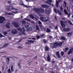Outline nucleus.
Wrapping results in <instances>:
<instances>
[{"label":"nucleus","mask_w":73,"mask_h":73,"mask_svg":"<svg viewBox=\"0 0 73 73\" xmlns=\"http://www.w3.org/2000/svg\"><path fill=\"white\" fill-rule=\"evenodd\" d=\"M4 37V36L0 33V38Z\"/></svg>","instance_id":"obj_38"},{"label":"nucleus","mask_w":73,"mask_h":73,"mask_svg":"<svg viewBox=\"0 0 73 73\" xmlns=\"http://www.w3.org/2000/svg\"><path fill=\"white\" fill-rule=\"evenodd\" d=\"M9 44V43L5 44L3 45V47H0V50H1L3 49V48H6V47H7V46H8Z\"/></svg>","instance_id":"obj_11"},{"label":"nucleus","mask_w":73,"mask_h":73,"mask_svg":"<svg viewBox=\"0 0 73 73\" xmlns=\"http://www.w3.org/2000/svg\"><path fill=\"white\" fill-rule=\"evenodd\" d=\"M61 0H56V4L55 5L56 7H58V3L60 2Z\"/></svg>","instance_id":"obj_12"},{"label":"nucleus","mask_w":73,"mask_h":73,"mask_svg":"<svg viewBox=\"0 0 73 73\" xmlns=\"http://www.w3.org/2000/svg\"><path fill=\"white\" fill-rule=\"evenodd\" d=\"M4 69V66H2V70H3Z\"/></svg>","instance_id":"obj_51"},{"label":"nucleus","mask_w":73,"mask_h":73,"mask_svg":"<svg viewBox=\"0 0 73 73\" xmlns=\"http://www.w3.org/2000/svg\"><path fill=\"white\" fill-rule=\"evenodd\" d=\"M19 48H21V47L20 46H19Z\"/></svg>","instance_id":"obj_55"},{"label":"nucleus","mask_w":73,"mask_h":73,"mask_svg":"<svg viewBox=\"0 0 73 73\" xmlns=\"http://www.w3.org/2000/svg\"><path fill=\"white\" fill-rule=\"evenodd\" d=\"M73 59H72V61L73 62Z\"/></svg>","instance_id":"obj_61"},{"label":"nucleus","mask_w":73,"mask_h":73,"mask_svg":"<svg viewBox=\"0 0 73 73\" xmlns=\"http://www.w3.org/2000/svg\"><path fill=\"white\" fill-rule=\"evenodd\" d=\"M60 39L63 40H65V37H64V36H62L61 37Z\"/></svg>","instance_id":"obj_28"},{"label":"nucleus","mask_w":73,"mask_h":73,"mask_svg":"<svg viewBox=\"0 0 73 73\" xmlns=\"http://www.w3.org/2000/svg\"><path fill=\"white\" fill-rule=\"evenodd\" d=\"M27 28L26 31H31L32 30V28L31 27H27Z\"/></svg>","instance_id":"obj_19"},{"label":"nucleus","mask_w":73,"mask_h":73,"mask_svg":"<svg viewBox=\"0 0 73 73\" xmlns=\"http://www.w3.org/2000/svg\"><path fill=\"white\" fill-rule=\"evenodd\" d=\"M9 23H7V24H6V27L9 28Z\"/></svg>","instance_id":"obj_27"},{"label":"nucleus","mask_w":73,"mask_h":73,"mask_svg":"<svg viewBox=\"0 0 73 73\" xmlns=\"http://www.w3.org/2000/svg\"><path fill=\"white\" fill-rule=\"evenodd\" d=\"M49 38H50V39H52V37L51 36H50L49 37Z\"/></svg>","instance_id":"obj_45"},{"label":"nucleus","mask_w":73,"mask_h":73,"mask_svg":"<svg viewBox=\"0 0 73 73\" xmlns=\"http://www.w3.org/2000/svg\"><path fill=\"white\" fill-rule=\"evenodd\" d=\"M64 5H62V6H61V7H60V10L62 11H63L62 8H64L65 7H66V3L65 1H64Z\"/></svg>","instance_id":"obj_7"},{"label":"nucleus","mask_w":73,"mask_h":73,"mask_svg":"<svg viewBox=\"0 0 73 73\" xmlns=\"http://www.w3.org/2000/svg\"><path fill=\"white\" fill-rule=\"evenodd\" d=\"M43 41H44V43H46V40L44 39L43 40Z\"/></svg>","instance_id":"obj_44"},{"label":"nucleus","mask_w":73,"mask_h":73,"mask_svg":"<svg viewBox=\"0 0 73 73\" xmlns=\"http://www.w3.org/2000/svg\"><path fill=\"white\" fill-rule=\"evenodd\" d=\"M9 6H7L6 9H7V10L9 11Z\"/></svg>","instance_id":"obj_39"},{"label":"nucleus","mask_w":73,"mask_h":73,"mask_svg":"<svg viewBox=\"0 0 73 73\" xmlns=\"http://www.w3.org/2000/svg\"><path fill=\"white\" fill-rule=\"evenodd\" d=\"M25 22L24 21H22V23L23 24V25L25 24V27L26 28H27L29 25V23H25Z\"/></svg>","instance_id":"obj_6"},{"label":"nucleus","mask_w":73,"mask_h":73,"mask_svg":"<svg viewBox=\"0 0 73 73\" xmlns=\"http://www.w3.org/2000/svg\"><path fill=\"white\" fill-rule=\"evenodd\" d=\"M67 9H68V13H69L68 14V17H70V10L69 9L68 10V7H67Z\"/></svg>","instance_id":"obj_25"},{"label":"nucleus","mask_w":73,"mask_h":73,"mask_svg":"<svg viewBox=\"0 0 73 73\" xmlns=\"http://www.w3.org/2000/svg\"><path fill=\"white\" fill-rule=\"evenodd\" d=\"M5 20V19L3 17H0V23H3L4 21Z\"/></svg>","instance_id":"obj_9"},{"label":"nucleus","mask_w":73,"mask_h":73,"mask_svg":"<svg viewBox=\"0 0 73 73\" xmlns=\"http://www.w3.org/2000/svg\"><path fill=\"white\" fill-rule=\"evenodd\" d=\"M40 20L42 22L46 23L48 21V17H44V18L42 17H44L43 15H40Z\"/></svg>","instance_id":"obj_3"},{"label":"nucleus","mask_w":73,"mask_h":73,"mask_svg":"<svg viewBox=\"0 0 73 73\" xmlns=\"http://www.w3.org/2000/svg\"><path fill=\"white\" fill-rule=\"evenodd\" d=\"M13 9H14V10H18V9H14V8H12L11 9V8H10V10H13Z\"/></svg>","instance_id":"obj_36"},{"label":"nucleus","mask_w":73,"mask_h":73,"mask_svg":"<svg viewBox=\"0 0 73 73\" xmlns=\"http://www.w3.org/2000/svg\"><path fill=\"white\" fill-rule=\"evenodd\" d=\"M32 39H33V40L35 39V38H32Z\"/></svg>","instance_id":"obj_58"},{"label":"nucleus","mask_w":73,"mask_h":73,"mask_svg":"<svg viewBox=\"0 0 73 73\" xmlns=\"http://www.w3.org/2000/svg\"><path fill=\"white\" fill-rule=\"evenodd\" d=\"M72 1H73V0H70V2H71V1L72 2Z\"/></svg>","instance_id":"obj_56"},{"label":"nucleus","mask_w":73,"mask_h":73,"mask_svg":"<svg viewBox=\"0 0 73 73\" xmlns=\"http://www.w3.org/2000/svg\"><path fill=\"white\" fill-rule=\"evenodd\" d=\"M64 54V53L62 51L61 52V55H62V56H63Z\"/></svg>","instance_id":"obj_42"},{"label":"nucleus","mask_w":73,"mask_h":73,"mask_svg":"<svg viewBox=\"0 0 73 73\" xmlns=\"http://www.w3.org/2000/svg\"><path fill=\"white\" fill-rule=\"evenodd\" d=\"M29 41L31 43V42H33V41H32V40H29Z\"/></svg>","instance_id":"obj_46"},{"label":"nucleus","mask_w":73,"mask_h":73,"mask_svg":"<svg viewBox=\"0 0 73 73\" xmlns=\"http://www.w3.org/2000/svg\"><path fill=\"white\" fill-rule=\"evenodd\" d=\"M38 24L39 25V27L42 30H45L44 29V27L42 25V22H40V21H38Z\"/></svg>","instance_id":"obj_8"},{"label":"nucleus","mask_w":73,"mask_h":73,"mask_svg":"<svg viewBox=\"0 0 73 73\" xmlns=\"http://www.w3.org/2000/svg\"><path fill=\"white\" fill-rule=\"evenodd\" d=\"M56 56H57V57H58V58H60V54H59V52H56Z\"/></svg>","instance_id":"obj_22"},{"label":"nucleus","mask_w":73,"mask_h":73,"mask_svg":"<svg viewBox=\"0 0 73 73\" xmlns=\"http://www.w3.org/2000/svg\"><path fill=\"white\" fill-rule=\"evenodd\" d=\"M34 10L35 12H37L38 14L40 13H43L44 12V10L41 8H34Z\"/></svg>","instance_id":"obj_1"},{"label":"nucleus","mask_w":73,"mask_h":73,"mask_svg":"<svg viewBox=\"0 0 73 73\" xmlns=\"http://www.w3.org/2000/svg\"><path fill=\"white\" fill-rule=\"evenodd\" d=\"M12 58H12V57H9V59H12Z\"/></svg>","instance_id":"obj_52"},{"label":"nucleus","mask_w":73,"mask_h":73,"mask_svg":"<svg viewBox=\"0 0 73 73\" xmlns=\"http://www.w3.org/2000/svg\"><path fill=\"white\" fill-rule=\"evenodd\" d=\"M35 26H36V30L38 31V30H39V28H38V26L37 25H35Z\"/></svg>","instance_id":"obj_33"},{"label":"nucleus","mask_w":73,"mask_h":73,"mask_svg":"<svg viewBox=\"0 0 73 73\" xmlns=\"http://www.w3.org/2000/svg\"><path fill=\"white\" fill-rule=\"evenodd\" d=\"M63 30L64 31L68 32V31H70V29L69 28H67L66 29H63Z\"/></svg>","instance_id":"obj_20"},{"label":"nucleus","mask_w":73,"mask_h":73,"mask_svg":"<svg viewBox=\"0 0 73 73\" xmlns=\"http://www.w3.org/2000/svg\"><path fill=\"white\" fill-rule=\"evenodd\" d=\"M50 72H51V73H54V72H53V71H50Z\"/></svg>","instance_id":"obj_54"},{"label":"nucleus","mask_w":73,"mask_h":73,"mask_svg":"<svg viewBox=\"0 0 73 73\" xmlns=\"http://www.w3.org/2000/svg\"><path fill=\"white\" fill-rule=\"evenodd\" d=\"M54 19L56 20L57 18L56 16H54Z\"/></svg>","instance_id":"obj_49"},{"label":"nucleus","mask_w":73,"mask_h":73,"mask_svg":"<svg viewBox=\"0 0 73 73\" xmlns=\"http://www.w3.org/2000/svg\"><path fill=\"white\" fill-rule=\"evenodd\" d=\"M68 22L69 23H70V25H73V24L71 23V21H68Z\"/></svg>","instance_id":"obj_37"},{"label":"nucleus","mask_w":73,"mask_h":73,"mask_svg":"<svg viewBox=\"0 0 73 73\" xmlns=\"http://www.w3.org/2000/svg\"><path fill=\"white\" fill-rule=\"evenodd\" d=\"M44 36V34H42L40 35V36L42 37Z\"/></svg>","instance_id":"obj_43"},{"label":"nucleus","mask_w":73,"mask_h":73,"mask_svg":"<svg viewBox=\"0 0 73 73\" xmlns=\"http://www.w3.org/2000/svg\"><path fill=\"white\" fill-rule=\"evenodd\" d=\"M51 10L50 9L48 8H46V13L49 14L50 13V11Z\"/></svg>","instance_id":"obj_10"},{"label":"nucleus","mask_w":73,"mask_h":73,"mask_svg":"<svg viewBox=\"0 0 73 73\" xmlns=\"http://www.w3.org/2000/svg\"><path fill=\"white\" fill-rule=\"evenodd\" d=\"M24 19L26 20L27 21L29 22H31V23H32L33 24H35V22H33V21H31L29 19L27 18H25V19Z\"/></svg>","instance_id":"obj_17"},{"label":"nucleus","mask_w":73,"mask_h":73,"mask_svg":"<svg viewBox=\"0 0 73 73\" xmlns=\"http://www.w3.org/2000/svg\"><path fill=\"white\" fill-rule=\"evenodd\" d=\"M62 43L61 42H60L58 43V42H56L54 43L53 44V46H51L50 47L52 48H56L58 47V46H62Z\"/></svg>","instance_id":"obj_2"},{"label":"nucleus","mask_w":73,"mask_h":73,"mask_svg":"<svg viewBox=\"0 0 73 73\" xmlns=\"http://www.w3.org/2000/svg\"><path fill=\"white\" fill-rule=\"evenodd\" d=\"M11 33L13 34H16L17 33V31L16 29H13L11 31Z\"/></svg>","instance_id":"obj_15"},{"label":"nucleus","mask_w":73,"mask_h":73,"mask_svg":"<svg viewBox=\"0 0 73 73\" xmlns=\"http://www.w3.org/2000/svg\"><path fill=\"white\" fill-rule=\"evenodd\" d=\"M3 33H4V35H7V32L6 31L4 32Z\"/></svg>","instance_id":"obj_40"},{"label":"nucleus","mask_w":73,"mask_h":73,"mask_svg":"<svg viewBox=\"0 0 73 73\" xmlns=\"http://www.w3.org/2000/svg\"><path fill=\"white\" fill-rule=\"evenodd\" d=\"M13 24L14 25L15 27H17L19 26V25L18 23H16L15 22H13Z\"/></svg>","instance_id":"obj_14"},{"label":"nucleus","mask_w":73,"mask_h":73,"mask_svg":"<svg viewBox=\"0 0 73 73\" xmlns=\"http://www.w3.org/2000/svg\"><path fill=\"white\" fill-rule=\"evenodd\" d=\"M52 2V0H48V1L46 2V3L50 5Z\"/></svg>","instance_id":"obj_21"},{"label":"nucleus","mask_w":73,"mask_h":73,"mask_svg":"<svg viewBox=\"0 0 73 73\" xmlns=\"http://www.w3.org/2000/svg\"><path fill=\"white\" fill-rule=\"evenodd\" d=\"M7 72L8 73H9V68L8 69V70H7Z\"/></svg>","instance_id":"obj_50"},{"label":"nucleus","mask_w":73,"mask_h":73,"mask_svg":"<svg viewBox=\"0 0 73 73\" xmlns=\"http://www.w3.org/2000/svg\"><path fill=\"white\" fill-rule=\"evenodd\" d=\"M0 73H1V71H0Z\"/></svg>","instance_id":"obj_63"},{"label":"nucleus","mask_w":73,"mask_h":73,"mask_svg":"<svg viewBox=\"0 0 73 73\" xmlns=\"http://www.w3.org/2000/svg\"><path fill=\"white\" fill-rule=\"evenodd\" d=\"M41 6H42V7L43 8H45L48 7L47 5H41Z\"/></svg>","instance_id":"obj_24"},{"label":"nucleus","mask_w":73,"mask_h":73,"mask_svg":"<svg viewBox=\"0 0 73 73\" xmlns=\"http://www.w3.org/2000/svg\"><path fill=\"white\" fill-rule=\"evenodd\" d=\"M64 13L66 15H68V13H67V11L66 10H64Z\"/></svg>","instance_id":"obj_31"},{"label":"nucleus","mask_w":73,"mask_h":73,"mask_svg":"<svg viewBox=\"0 0 73 73\" xmlns=\"http://www.w3.org/2000/svg\"><path fill=\"white\" fill-rule=\"evenodd\" d=\"M19 65H20V63H19Z\"/></svg>","instance_id":"obj_62"},{"label":"nucleus","mask_w":73,"mask_h":73,"mask_svg":"<svg viewBox=\"0 0 73 73\" xmlns=\"http://www.w3.org/2000/svg\"><path fill=\"white\" fill-rule=\"evenodd\" d=\"M11 70L12 72L13 71V66H11Z\"/></svg>","instance_id":"obj_35"},{"label":"nucleus","mask_w":73,"mask_h":73,"mask_svg":"<svg viewBox=\"0 0 73 73\" xmlns=\"http://www.w3.org/2000/svg\"><path fill=\"white\" fill-rule=\"evenodd\" d=\"M29 17L32 19H34V20H35V21H38V19L36 17H34L32 15H29Z\"/></svg>","instance_id":"obj_16"},{"label":"nucleus","mask_w":73,"mask_h":73,"mask_svg":"<svg viewBox=\"0 0 73 73\" xmlns=\"http://www.w3.org/2000/svg\"><path fill=\"white\" fill-rule=\"evenodd\" d=\"M6 61H7V62L9 64V58H7V59H6Z\"/></svg>","instance_id":"obj_29"},{"label":"nucleus","mask_w":73,"mask_h":73,"mask_svg":"<svg viewBox=\"0 0 73 73\" xmlns=\"http://www.w3.org/2000/svg\"><path fill=\"white\" fill-rule=\"evenodd\" d=\"M57 28H58V27H57V26H56L55 27V29H57Z\"/></svg>","instance_id":"obj_53"},{"label":"nucleus","mask_w":73,"mask_h":73,"mask_svg":"<svg viewBox=\"0 0 73 73\" xmlns=\"http://www.w3.org/2000/svg\"><path fill=\"white\" fill-rule=\"evenodd\" d=\"M36 37H37V38H38V39H39V38H40L39 36H37Z\"/></svg>","instance_id":"obj_48"},{"label":"nucleus","mask_w":73,"mask_h":73,"mask_svg":"<svg viewBox=\"0 0 73 73\" xmlns=\"http://www.w3.org/2000/svg\"><path fill=\"white\" fill-rule=\"evenodd\" d=\"M17 29V30L19 31H21V34H23L24 35H25V30L24 28L23 27V29H21L20 27H19Z\"/></svg>","instance_id":"obj_4"},{"label":"nucleus","mask_w":73,"mask_h":73,"mask_svg":"<svg viewBox=\"0 0 73 73\" xmlns=\"http://www.w3.org/2000/svg\"><path fill=\"white\" fill-rule=\"evenodd\" d=\"M29 39H32V38H29Z\"/></svg>","instance_id":"obj_57"},{"label":"nucleus","mask_w":73,"mask_h":73,"mask_svg":"<svg viewBox=\"0 0 73 73\" xmlns=\"http://www.w3.org/2000/svg\"><path fill=\"white\" fill-rule=\"evenodd\" d=\"M68 49H69V48H65V50H64V52H67V51L68 50Z\"/></svg>","instance_id":"obj_34"},{"label":"nucleus","mask_w":73,"mask_h":73,"mask_svg":"<svg viewBox=\"0 0 73 73\" xmlns=\"http://www.w3.org/2000/svg\"><path fill=\"white\" fill-rule=\"evenodd\" d=\"M32 0H25V1H27V2H29L30 1H31Z\"/></svg>","instance_id":"obj_47"},{"label":"nucleus","mask_w":73,"mask_h":73,"mask_svg":"<svg viewBox=\"0 0 73 73\" xmlns=\"http://www.w3.org/2000/svg\"><path fill=\"white\" fill-rule=\"evenodd\" d=\"M54 12L56 13H58V15L60 16H61L62 15V14L61 12L60 11H59L58 10H56L55 7H54Z\"/></svg>","instance_id":"obj_5"},{"label":"nucleus","mask_w":73,"mask_h":73,"mask_svg":"<svg viewBox=\"0 0 73 73\" xmlns=\"http://www.w3.org/2000/svg\"><path fill=\"white\" fill-rule=\"evenodd\" d=\"M21 5H23V6H24L25 7H27V8L28 7V6H27L25 5H24L23 4H21Z\"/></svg>","instance_id":"obj_41"},{"label":"nucleus","mask_w":73,"mask_h":73,"mask_svg":"<svg viewBox=\"0 0 73 73\" xmlns=\"http://www.w3.org/2000/svg\"><path fill=\"white\" fill-rule=\"evenodd\" d=\"M14 13H15V14L17 13V12H15Z\"/></svg>","instance_id":"obj_60"},{"label":"nucleus","mask_w":73,"mask_h":73,"mask_svg":"<svg viewBox=\"0 0 73 73\" xmlns=\"http://www.w3.org/2000/svg\"><path fill=\"white\" fill-rule=\"evenodd\" d=\"M50 56L49 55H48V57H47V60L48 61H50Z\"/></svg>","instance_id":"obj_26"},{"label":"nucleus","mask_w":73,"mask_h":73,"mask_svg":"<svg viewBox=\"0 0 73 73\" xmlns=\"http://www.w3.org/2000/svg\"><path fill=\"white\" fill-rule=\"evenodd\" d=\"M50 29H49L48 28H47L46 30V32L47 33H50Z\"/></svg>","instance_id":"obj_30"},{"label":"nucleus","mask_w":73,"mask_h":73,"mask_svg":"<svg viewBox=\"0 0 73 73\" xmlns=\"http://www.w3.org/2000/svg\"><path fill=\"white\" fill-rule=\"evenodd\" d=\"M45 48L46 49L45 50L46 51H48V47H47V46H46V47H45Z\"/></svg>","instance_id":"obj_32"},{"label":"nucleus","mask_w":73,"mask_h":73,"mask_svg":"<svg viewBox=\"0 0 73 73\" xmlns=\"http://www.w3.org/2000/svg\"><path fill=\"white\" fill-rule=\"evenodd\" d=\"M72 17L73 18V15H72Z\"/></svg>","instance_id":"obj_64"},{"label":"nucleus","mask_w":73,"mask_h":73,"mask_svg":"<svg viewBox=\"0 0 73 73\" xmlns=\"http://www.w3.org/2000/svg\"><path fill=\"white\" fill-rule=\"evenodd\" d=\"M7 3L9 4V1L7 2Z\"/></svg>","instance_id":"obj_59"},{"label":"nucleus","mask_w":73,"mask_h":73,"mask_svg":"<svg viewBox=\"0 0 73 73\" xmlns=\"http://www.w3.org/2000/svg\"><path fill=\"white\" fill-rule=\"evenodd\" d=\"M73 51V48H72L70 49V50H69V51H68V54H70L71 53H72Z\"/></svg>","instance_id":"obj_18"},{"label":"nucleus","mask_w":73,"mask_h":73,"mask_svg":"<svg viewBox=\"0 0 73 73\" xmlns=\"http://www.w3.org/2000/svg\"><path fill=\"white\" fill-rule=\"evenodd\" d=\"M72 33H67V35H68V37H71L72 36Z\"/></svg>","instance_id":"obj_23"},{"label":"nucleus","mask_w":73,"mask_h":73,"mask_svg":"<svg viewBox=\"0 0 73 73\" xmlns=\"http://www.w3.org/2000/svg\"><path fill=\"white\" fill-rule=\"evenodd\" d=\"M60 24L61 25V26L62 27L64 28L65 27V25L64 23V22H63L62 21H60Z\"/></svg>","instance_id":"obj_13"}]
</instances>
